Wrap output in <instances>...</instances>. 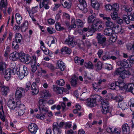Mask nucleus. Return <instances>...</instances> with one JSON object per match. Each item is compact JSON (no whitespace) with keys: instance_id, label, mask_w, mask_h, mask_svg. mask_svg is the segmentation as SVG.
<instances>
[{"instance_id":"f257e3e1","label":"nucleus","mask_w":134,"mask_h":134,"mask_svg":"<svg viewBox=\"0 0 134 134\" xmlns=\"http://www.w3.org/2000/svg\"><path fill=\"white\" fill-rule=\"evenodd\" d=\"M23 69L22 72L20 71V70L18 68L14 67L12 69H11V74L13 75L16 74L17 75H19V78L21 79H22L25 76H26L28 74V71L27 70V67L24 66L23 67Z\"/></svg>"},{"instance_id":"f03ea898","label":"nucleus","mask_w":134,"mask_h":134,"mask_svg":"<svg viewBox=\"0 0 134 134\" xmlns=\"http://www.w3.org/2000/svg\"><path fill=\"white\" fill-rule=\"evenodd\" d=\"M101 97L98 95H94L93 97L88 99L86 102V104L89 107H92L96 106V101H101Z\"/></svg>"},{"instance_id":"7ed1b4c3","label":"nucleus","mask_w":134,"mask_h":134,"mask_svg":"<svg viewBox=\"0 0 134 134\" xmlns=\"http://www.w3.org/2000/svg\"><path fill=\"white\" fill-rule=\"evenodd\" d=\"M102 21L98 19H96L93 23L92 25L90 26L89 29L93 30V31L98 30L100 31L103 29Z\"/></svg>"},{"instance_id":"20e7f679","label":"nucleus","mask_w":134,"mask_h":134,"mask_svg":"<svg viewBox=\"0 0 134 134\" xmlns=\"http://www.w3.org/2000/svg\"><path fill=\"white\" fill-rule=\"evenodd\" d=\"M46 100L43 99H40L39 100V111L41 113H46L48 111V107L46 105Z\"/></svg>"},{"instance_id":"39448f33","label":"nucleus","mask_w":134,"mask_h":134,"mask_svg":"<svg viewBox=\"0 0 134 134\" xmlns=\"http://www.w3.org/2000/svg\"><path fill=\"white\" fill-rule=\"evenodd\" d=\"M15 41H13L12 45V48L17 50L19 48V46L18 44V43H20L23 39V37L19 33H16L15 34Z\"/></svg>"},{"instance_id":"423d86ee","label":"nucleus","mask_w":134,"mask_h":134,"mask_svg":"<svg viewBox=\"0 0 134 134\" xmlns=\"http://www.w3.org/2000/svg\"><path fill=\"white\" fill-rule=\"evenodd\" d=\"M124 83L123 79L121 81L118 80L115 82V83H113L109 86L110 88L113 90H118L120 88H123Z\"/></svg>"},{"instance_id":"0eeeda50","label":"nucleus","mask_w":134,"mask_h":134,"mask_svg":"<svg viewBox=\"0 0 134 134\" xmlns=\"http://www.w3.org/2000/svg\"><path fill=\"white\" fill-rule=\"evenodd\" d=\"M98 43L102 48H104L107 46V43L106 42V38L102 35L100 33H98L96 37Z\"/></svg>"},{"instance_id":"6e6552de","label":"nucleus","mask_w":134,"mask_h":134,"mask_svg":"<svg viewBox=\"0 0 134 134\" xmlns=\"http://www.w3.org/2000/svg\"><path fill=\"white\" fill-rule=\"evenodd\" d=\"M102 109V112L103 114H106L109 111L110 107L109 105V103L108 101L104 100H101Z\"/></svg>"},{"instance_id":"1a4fd4ad","label":"nucleus","mask_w":134,"mask_h":134,"mask_svg":"<svg viewBox=\"0 0 134 134\" xmlns=\"http://www.w3.org/2000/svg\"><path fill=\"white\" fill-rule=\"evenodd\" d=\"M20 60L22 62H24L27 64H28L31 62V63L32 59H31V57L28 55L22 53V55L20 58Z\"/></svg>"},{"instance_id":"9d476101","label":"nucleus","mask_w":134,"mask_h":134,"mask_svg":"<svg viewBox=\"0 0 134 134\" xmlns=\"http://www.w3.org/2000/svg\"><path fill=\"white\" fill-rule=\"evenodd\" d=\"M126 71L123 68L120 67L117 68L115 71L114 73V75H120L121 77L123 79L125 77V76H123V75L125 76L126 74L125 73Z\"/></svg>"},{"instance_id":"9b49d317","label":"nucleus","mask_w":134,"mask_h":134,"mask_svg":"<svg viewBox=\"0 0 134 134\" xmlns=\"http://www.w3.org/2000/svg\"><path fill=\"white\" fill-rule=\"evenodd\" d=\"M123 88L127 91L130 92L134 94V84L130 83L125 85L124 83Z\"/></svg>"},{"instance_id":"f8f14e48","label":"nucleus","mask_w":134,"mask_h":134,"mask_svg":"<svg viewBox=\"0 0 134 134\" xmlns=\"http://www.w3.org/2000/svg\"><path fill=\"white\" fill-rule=\"evenodd\" d=\"M118 64L124 68H130L132 66V64L129 60H122L118 62Z\"/></svg>"},{"instance_id":"ddd939ff","label":"nucleus","mask_w":134,"mask_h":134,"mask_svg":"<svg viewBox=\"0 0 134 134\" xmlns=\"http://www.w3.org/2000/svg\"><path fill=\"white\" fill-rule=\"evenodd\" d=\"M66 44L71 46L72 47H74L77 44V42L73 41L72 37L70 35L66 38L65 41Z\"/></svg>"},{"instance_id":"4468645a","label":"nucleus","mask_w":134,"mask_h":134,"mask_svg":"<svg viewBox=\"0 0 134 134\" xmlns=\"http://www.w3.org/2000/svg\"><path fill=\"white\" fill-rule=\"evenodd\" d=\"M53 130L54 134H61L62 131L59 126L58 122L54 123L53 126Z\"/></svg>"},{"instance_id":"2eb2a0df","label":"nucleus","mask_w":134,"mask_h":134,"mask_svg":"<svg viewBox=\"0 0 134 134\" xmlns=\"http://www.w3.org/2000/svg\"><path fill=\"white\" fill-rule=\"evenodd\" d=\"M24 91L25 92L24 88L20 87H18L15 93V98L17 99L21 98L22 97V93Z\"/></svg>"},{"instance_id":"dca6fc26","label":"nucleus","mask_w":134,"mask_h":134,"mask_svg":"<svg viewBox=\"0 0 134 134\" xmlns=\"http://www.w3.org/2000/svg\"><path fill=\"white\" fill-rule=\"evenodd\" d=\"M28 129L29 131L32 134H35L38 129V127L36 124L32 123L29 125Z\"/></svg>"},{"instance_id":"f3484780","label":"nucleus","mask_w":134,"mask_h":134,"mask_svg":"<svg viewBox=\"0 0 134 134\" xmlns=\"http://www.w3.org/2000/svg\"><path fill=\"white\" fill-rule=\"evenodd\" d=\"M25 107L23 104H20L18 107H16V110H17L19 115H22L25 112Z\"/></svg>"},{"instance_id":"a211bd4d","label":"nucleus","mask_w":134,"mask_h":134,"mask_svg":"<svg viewBox=\"0 0 134 134\" xmlns=\"http://www.w3.org/2000/svg\"><path fill=\"white\" fill-rule=\"evenodd\" d=\"M31 90H32L31 94L35 95L37 94L39 91V89L37 87L36 83L34 82L31 85Z\"/></svg>"},{"instance_id":"6ab92c4d","label":"nucleus","mask_w":134,"mask_h":134,"mask_svg":"<svg viewBox=\"0 0 134 134\" xmlns=\"http://www.w3.org/2000/svg\"><path fill=\"white\" fill-rule=\"evenodd\" d=\"M60 2L64 8L69 9L71 7V2L70 0H60Z\"/></svg>"},{"instance_id":"aec40b11","label":"nucleus","mask_w":134,"mask_h":134,"mask_svg":"<svg viewBox=\"0 0 134 134\" xmlns=\"http://www.w3.org/2000/svg\"><path fill=\"white\" fill-rule=\"evenodd\" d=\"M32 58L33 59H32L31 63V65L32 68L31 70L33 72H34L37 70V60L36 59L35 56H33Z\"/></svg>"},{"instance_id":"412c9836","label":"nucleus","mask_w":134,"mask_h":134,"mask_svg":"<svg viewBox=\"0 0 134 134\" xmlns=\"http://www.w3.org/2000/svg\"><path fill=\"white\" fill-rule=\"evenodd\" d=\"M40 94V97L42 98L47 97L50 96V94L49 93V91L47 90L41 91Z\"/></svg>"},{"instance_id":"4be33fe9","label":"nucleus","mask_w":134,"mask_h":134,"mask_svg":"<svg viewBox=\"0 0 134 134\" xmlns=\"http://www.w3.org/2000/svg\"><path fill=\"white\" fill-rule=\"evenodd\" d=\"M130 127L127 124H125L122 125V134H129L130 133Z\"/></svg>"},{"instance_id":"5701e85b","label":"nucleus","mask_w":134,"mask_h":134,"mask_svg":"<svg viewBox=\"0 0 134 134\" xmlns=\"http://www.w3.org/2000/svg\"><path fill=\"white\" fill-rule=\"evenodd\" d=\"M7 105L10 109H14L16 108L17 104L15 105V102L12 99L9 100L8 101Z\"/></svg>"},{"instance_id":"b1692460","label":"nucleus","mask_w":134,"mask_h":134,"mask_svg":"<svg viewBox=\"0 0 134 134\" xmlns=\"http://www.w3.org/2000/svg\"><path fill=\"white\" fill-rule=\"evenodd\" d=\"M113 32L117 34L121 32V25L119 26L118 25H115L113 28L111 29Z\"/></svg>"},{"instance_id":"393cba45","label":"nucleus","mask_w":134,"mask_h":134,"mask_svg":"<svg viewBox=\"0 0 134 134\" xmlns=\"http://www.w3.org/2000/svg\"><path fill=\"white\" fill-rule=\"evenodd\" d=\"M57 64L58 67V68L62 71H63L65 68V66L64 63L61 60H59L58 61Z\"/></svg>"},{"instance_id":"a878e982","label":"nucleus","mask_w":134,"mask_h":134,"mask_svg":"<svg viewBox=\"0 0 134 134\" xmlns=\"http://www.w3.org/2000/svg\"><path fill=\"white\" fill-rule=\"evenodd\" d=\"M53 89L54 91L60 94H62L64 90L63 87H58L54 85H53Z\"/></svg>"},{"instance_id":"bb28decb","label":"nucleus","mask_w":134,"mask_h":134,"mask_svg":"<svg viewBox=\"0 0 134 134\" xmlns=\"http://www.w3.org/2000/svg\"><path fill=\"white\" fill-rule=\"evenodd\" d=\"M1 90L2 91L3 94L6 95L9 92V90L8 87L1 85Z\"/></svg>"},{"instance_id":"cd10ccee","label":"nucleus","mask_w":134,"mask_h":134,"mask_svg":"<svg viewBox=\"0 0 134 134\" xmlns=\"http://www.w3.org/2000/svg\"><path fill=\"white\" fill-rule=\"evenodd\" d=\"M91 3L92 7L95 9L97 10H98L99 9L100 5L97 1L95 0H91Z\"/></svg>"},{"instance_id":"c85d7f7f","label":"nucleus","mask_w":134,"mask_h":134,"mask_svg":"<svg viewBox=\"0 0 134 134\" xmlns=\"http://www.w3.org/2000/svg\"><path fill=\"white\" fill-rule=\"evenodd\" d=\"M129 103L130 104V108L131 111L133 112L132 115H133V118H132V126L131 127L132 128H134V103L130 102Z\"/></svg>"},{"instance_id":"c756f323","label":"nucleus","mask_w":134,"mask_h":134,"mask_svg":"<svg viewBox=\"0 0 134 134\" xmlns=\"http://www.w3.org/2000/svg\"><path fill=\"white\" fill-rule=\"evenodd\" d=\"M5 73L4 77L7 80H8L10 77L11 75L12 74L11 72L10 69H8L6 70H5Z\"/></svg>"},{"instance_id":"7c9ffc66","label":"nucleus","mask_w":134,"mask_h":134,"mask_svg":"<svg viewBox=\"0 0 134 134\" xmlns=\"http://www.w3.org/2000/svg\"><path fill=\"white\" fill-rule=\"evenodd\" d=\"M6 68V65L4 62H1L0 63V72L2 74L4 73Z\"/></svg>"},{"instance_id":"2f4dec72","label":"nucleus","mask_w":134,"mask_h":134,"mask_svg":"<svg viewBox=\"0 0 134 134\" xmlns=\"http://www.w3.org/2000/svg\"><path fill=\"white\" fill-rule=\"evenodd\" d=\"M29 24L27 20H25L23 24V25L21 27V30L22 32H24L26 30L28 29Z\"/></svg>"},{"instance_id":"473e14b6","label":"nucleus","mask_w":134,"mask_h":134,"mask_svg":"<svg viewBox=\"0 0 134 134\" xmlns=\"http://www.w3.org/2000/svg\"><path fill=\"white\" fill-rule=\"evenodd\" d=\"M61 52H64L65 54H70L71 52V50L70 48L66 47H64L61 49Z\"/></svg>"},{"instance_id":"72a5a7b5","label":"nucleus","mask_w":134,"mask_h":134,"mask_svg":"<svg viewBox=\"0 0 134 134\" xmlns=\"http://www.w3.org/2000/svg\"><path fill=\"white\" fill-rule=\"evenodd\" d=\"M77 78L75 76L72 77L71 78L70 83L71 85L74 87H76L77 85Z\"/></svg>"},{"instance_id":"f704fd0d","label":"nucleus","mask_w":134,"mask_h":134,"mask_svg":"<svg viewBox=\"0 0 134 134\" xmlns=\"http://www.w3.org/2000/svg\"><path fill=\"white\" fill-rule=\"evenodd\" d=\"M77 7L80 10L82 11L83 13H85L87 12V6H85L84 4H78Z\"/></svg>"},{"instance_id":"c9c22d12","label":"nucleus","mask_w":134,"mask_h":134,"mask_svg":"<svg viewBox=\"0 0 134 134\" xmlns=\"http://www.w3.org/2000/svg\"><path fill=\"white\" fill-rule=\"evenodd\" d=\"M12 57L14 58H15L18 59L20 58L21 56L22 55V53H18L16 52H13V53L11 54Z\"/></svg>"},{"instance_id":"e433bc0d","label":"nucleus","mask_w":134,"mask_h":134,"mask_svg":"<svg viewBox=\"0 0 134 134\" xmlns=\"http://www.w3.org/2000/svg\"><path fill=\"white\" fill-rule=\"evenodd\" d=\"M118 105L119 107L121 108L123 110L127 108L126 104L123 102H119L118 103Z\"/></svg>"},{"instance_id":"4c0bfd02","label":"nucleus","mask_w":134,"mask_h":134,"mask_svg":"<svg viewBox=\"0 0 134 134\" xmlns=\"http://www.w3.org/2000/svg\"><path fill=\"white\" fill-rule=\"evenodd\" d=\"M75 20L74 19H72L71 21V25L68 27V29L70 30L71 29L75 28L76 26V24H75Z\"/></svg>"},{"instance_id":"58836bf2","label":"nucleus","mask_w":134,"mask_h":134,"mask_svg":"<svg viewBox=\"0 0 134 134\" xmlns=\"http://www.w3.org/2000/svg\"><path fill=\"white\" fill-rule=\"evenodd\" d=\"M93 89L96 91H98L101 90L100 88V85L98 83H94L92 84Z\"/></svg>"},{"instance_id":"ea45409f","label":"nucleus","mask_w":134,"mask_h":134,"mask_svg":"<svg viewBox=\"0 0 134 134\" xmlns=\"http://www.w3.org/2000/svg\"><path fill=\"white\" fill-rule=\"evenodd\" d=\"M15 18L16 22L18 24H19L22 21V17L20 14L18 13H16L15 14Z\"/></svg>"},{"instance_id":"a19ab883","label":"nucleus","mask_w":134,"mask_h":134,"mask_svg":"<svg viewBox=\"0 0 134 134\" xmlns=\"http://www.w3.org/2000/svg\"><path fill=\"white\" fill-rule=\"evenodd\" d=\"M112 33V29L109 28L105 29L104 31V34L106 35L110 36Z\"/></svg>"},{"instance_id":"79ce46f5","label":"nucleus","mask_w":134,"mask_h":134,"mask_svg":"<svg viewBox=\"0 0 134 134\" xmlns=\"http://www.w3.org/2000/svg\"><path fill=\"white\" fill-rule=\"evenodd\" d=\"M55 29L57 30L58 31L63 30L64 29L63 27H62L60 23H56L55 25Z\"/></svg>"},{"instance_id":"37998d69","label":"nucleus","mask_w":134,"mask_h":134,"mask_svg":"<svg viewBox=\"0 0 134 134\" xmlns=\"http://www.w3.org/2000/svg\"><path fill=\"white\" fill-rule=\"evenodd\" d=\"M75 24H76L79 28L83 27V24L82 21L80 19H77L75 20Z\"/></svg>"},{"instance_id":"c03bdc74","label":"nucleus","mask_w":134,"mask_h":134,"mask_svg":"<svg viewBox=\"0 0 134 134\" xmlns=\"http://www.w3.org/2000/svg\"><path fill=\"white\" fill-rule=\"evenodd\" d=\"M95 17L93 15L90 16L88 19V22L89 23H92L94 22V20L96 19Z\"/></svg>"},{"instance_id":"a18cd8bd","label":"nucleus","mask_w":134,"mask_h":134,"mask_svg":"<svg viewBox=\"0 0 134 134\" xmlns=\"http://www.w3.org/2000/svg\"><path fill=\"white\" fill-rule=\"evenodd\" d=\"M44 66L45 67H47L48 68L53 70L54 69V67L52 64L50 63L44 62L43 64Z\"/></svg>"},{"instance_id":"49530a36","label":"nucleus","mask_w":134,"mask_h":134,"mask_svg":"<svg viewBox=\"0 0 134 134\" xmlns=\"http://www.w3.org/2000/svg\"><path fill=\"white\" fill-rule=\"evenodd\" d=\"M7 4L4 2V0H1L0 2V9L2 10L3 8H7Z\"/></svg>"},{"instance_id":"de8ad7c7","label":"nucleus","mask_w":134,"mask_h":134,"mask_svg":"<svg viewBox=\"0 0 134 134\" xmlns=\"http://www.w3.org/2000/svg\"><path fill=\"white\" fill-rule=\"evenodd\" d=\"M47 30L49 33L50 34H52L55 32V30L54 28L52 26L47 27Z\"/></svg>"},{"instance_id":"09e8293b","label":"nucleus","mask_w":134,"mask_h":134,"mask_svg":"<svg viewBox=\"0 0 134 134\" xmlns=\"http://www.w3.org/2000/svg\"><path fill=\"white\" fill-rule=\"evenodd\" d=\"M105 25L109 27L110 29H112L115 25L113 23L110 21L106 22Z\"/></svg>"},{"instance_id":"8fccbe9b","label":"nucleus","mask_w":134,"mask_h":134,"mask_svg":"<svg viewBox=\"0 0 134 134\" xmlns=\"http://www.w3.org/2000/svg\"><path fill=\"white\" fill-rule=\"evenodd\" d=\"M111 16L113 19L115 20L118 18V14L116 12L113 11V12L111 14Z\"/></svg>"},{"instance_id":"3c124183","label":"nucleus","mask_w":134,"mask_h":134,"mask_svg":"<svg viewBox=\"0 0 134 134\" xmlns=\"http://www.w3.org/2000/svg\"><path fill=\"white\" fill-rule=\"evenodd\" d=\"M43 113L37 114L36 116V118L38 119L41 120L44 119L45 118V115L46 114L44 113Z\"/></svg>"},{"instance_id":"603ef678","label":"nucleus","mask_w":134,"mask_h":134,"mask_svg":"<svg viewBox=\"0 0 134 134\" xmlns=\"http://www.w3.org/2000/svg\"><path fill=\"white\" fill-rule=\"evenodd\" d=\"M112 11H118L119 10V5L116 3L114 4L112 6Z\"/></svg>"},{"instance_id":"864d4df0","label":"nucleus","mask_w":134,"mask_h":134,"mask_svg":"<svg viewBox=\"0 0 134 134\" xmlns=\"http://www.w3.org/2000/svg\"><path fill=\"white\" fill-rule=\"evenodd\" d=\"M85 66L86 67L89 69H92L93 67V65L90 62H89L88 63H85Z\"/></svg>"},{"instance_id":"5fc2aeb1","label":"nucleus","mask_w":134,"mask_h":134,"mask_svg":"<svg viewBox=\"0 0 134 134\" xmlns=\"http://www.w3.org/2000/svg\"><path fill=\"white\" fill-rule=\"evenodd\" d=\"M56 83L59 85L63 86L64 85L65 82L64 80L63 79H60L59 80H57L56 81Z\"/></svg>"},{"instance_id":"6e6d98bb","label":"nucleus","mask_w":134,"mask_h":134,"mask_svg":"<svg viewBox=\"0 0 134 134\" xmlns=\"http://www.w3.org/2000/svg\"><path fill=\"white\" fill-rule=\"evenodd\" d=\"M102 64L100 62H99L97 63L95 65V66L97 69L98 70H100L102 69Z\"/></svg>"},{"instance_id":"4d7b16f0","label":"nucleus","mask_w":134,"mask_h":134,"mask_svg":"<svg viewBox=\"0 0 134 134\" xmlns=\"http://www.w3.org/2000/svg\"><path fill=\"white\" fill-rule=\"evenodd\" d=\"M31 85V83L30 82H28L26 83V86L25 87V88H24V91H27L29 90L30 88Z\"/></svg>"},{"instance_id":"13d9d810","label":"nucleus","mask_w":134,"mask_h":134,"mask_svg":"<svg viewBox=\"0 0 134 134\" xmlns=\"http://www.w3.org/2000/svg\"><path fill=\"white\" fill-rule=\"evenodd\" d=\"M40 48L46 55H48L49 53L48 51H49L48 49L46 48L45 47H40Z\"/></svg>"},{"instance_id":"bf43d9fd","label":"nucleus","mask_w":134,"mask_h":134,"mask_svg":"<svg viewBox=\"0 0 134 134\" xmlns=\"http://www.w3.org/2000/svg\"><path fill=\"white\" fill-rule=\"evenodd\" d=\"M123 8H124V10L126 12H130L131 11V8L127 6L124 5Z\"/></svg>"},{"instance_id":"052dcab7","label":"nucleus","mask_w":134,"mask_h":134,"mask_svg":"<svg viewBox=\"0 0 134 134\" xmlns=\"http://www.w3.org/2000/svg\"><path fill=\"white\" fill-rule=\"evenodd\" d=\"M129 60L131 63L132 64H134V55H131L129 56Z\"/></svg>"},{"instance_id":"680f3d73","label":"nucleus","mask_w":134,"mask_h":134,"mask_svg":"<svg viewBox=\"0 0 134 134\" xmlns=\"http://www.w3.org/2000/svg\"><path fill=\"white\" fill-rule=\"evenodd\" d=\"M0 118L1 119L2 121H5V118L4 116V113L3 111L2 112L0 111Z\"/></svg>"},{"instance_id":"e2e57ef3","label":"nucleus","mask_w":134,"mask_h":134,"mask_svg":"<svg viewBox=\"0 0 134 134\" xmlns=\"http://www.w3.org/2000/svg\"><path fill=\"white\" fill-rule=\"evenodd\" d=\"M123 19L126 24H128L130 23V21L129 17L127 15H125L124 16Z\"/></svg>"},{"instance_id":"0e129e2a","label":"nucleus","mask_w":134,"mask_h":134,"mask_svg":"<svg viewBox=\"0 0 134 134\" xmlns=\"http://www.w3.org/2000/svg\"><path fill=\"white\" fill-rule=\"evenodd\" d=\"M105 8L107 11H112V6L110 4L106 5L105 6Z\"/></svg>"},{"instance_id":"69168bd1","label":"nucleus","mask_w":134,"mask_h":134,"mask_svg":"<svg viewBox=\"0 0 134 134\" xmlns=\"http://www.w3.org/2000/svg\"><path fill=\"white\" fill-rule=\"evenodd\" d=\"M120 132L119 129L117 128H115L114 130H113L112 133L113 134H119Z\"/></svg>"},{"instance_id":"338daca9","label":"nucleus","mask_w":134,"mask_h":134,"mask_svg":"<svg viewBox=\"0 0 134 134\" xmlns=\"http://www.w3.org/2000/svg\"><path fill=\"white\" fill-rule=\"evenodd\" d=\"M123 99V97H121L120 96H116V100L118 102H122Z\"/></svg>"},{"instance_id":"774afa93","label":"nucleus","mask_w":134,"mask_h":134,"mask_svg":"<svg viewBox=\"0 0 134 134\" xmlns=\"http://www.w3.org/2000/svg\"><path fill=\"white\" fill-rule=\"evenodd\" d=\"M102 59L104 60L110 59V56L109 55H104L102 57Z\"/></svg>"}]
</instances>
